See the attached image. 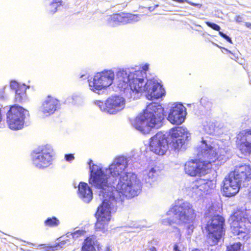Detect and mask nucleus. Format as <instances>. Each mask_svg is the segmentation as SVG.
Instances as JSON below:
<instances>
[{
    "mask_svg": "<svg viewBox=\"0 0 251 251\" xmlns=\"http://www.w3.org/2000/svg\"><path fill=\"white\" fill-rule=\"evenodd\" d=\"M118 180L116 190H113L112 186L111 189L104 190L103 195L105 197L99 196L102 203L96 213L97 221L95 227L97 230H104L107 228L111 213L116 210L117 203H121L126 197L131 198L140 192L141 182L134 174H125Z\"/></svg>",
    "mask_w": 251,
    "mask_h": 251,
    "instance_id": "obj_1",
    "label": "nucleus"
},
{
    "mask_svg": "<svg viewBox=\"0 0 251 251\" xmlns=\"http://www.w3.org/2000/svg\"><path fill=\"white\" fill-rule=\"evenodd\" d=\"M229 149L222 141L210 138L202 139L198 148L197 155L199 160L188 161L184 166V171L188 175L195 176L209 173L211 163L216 161L217 165L225 162Z\"/></svg>",
    "mask_w": 251,
    "mask_h": 251,
    "instance_id": "obj_2",
    "label": "nucleus"
},
{
    "mask_svg": "<svg viewBox=\"0 0 251 251\" xmlns=\"http://www.w3.org/2000/svg\"><path fill=\"white\" fill-rule=\"evenodd\" d=\"M128 159L124 156H119L115 158L108 168H102L97 165H92V160L89 163L90 170V177L89 182L92 186L98 190L99 196L105 197L104 190L112 189L109 182L110 177L116 180L120 176L128 175L130 173L126 172L128 166Z\"/></svg>",
    "mask_w": 251,
    "mask_h": 251,
    "instance_id": "obj_3",
    "label": "nucleus"
},
{
    "mask_svg": "<svg viewBox=\"0 0 251 251\" xmlns=\"http://www.w3.org/2000/svg\"><path fill=\"white\" fill-rule=\"evenodd\" d=\"M163 108L157 103L148 104L142 113L131 121L132 125L137 130L146 133L152 127L158 128L164 119Z\"/></svg>",
    "mask_w": 251,
    "mask_h": 251,
    "instance_id": "obj_4",
    "label": "nucleus"
},
{
    "mask_svg": "<svg viewBox=\"0 0 251 251\" xmlns=\"http://www.w3.org/2000/svg\"><path fill=\"white\" fill-rule=\"evenodd\" d=\"M167 215L170 217L163 219V224L169 226L188 224V233L192 232L194 226L192 224L196 217V213L189 202L185 201L179 205L173 206L167 212Z\"/></svg>",
    "mask_w": 251,
    "mask_h": 251,
    "instance_id": "obj_5",
    "label": "nucleus"
},
{
    "mask_svg": "<svg viewBox=\"0 0 251 251\" xmlns=\"http://www.w3.org/2000/svg\"><path fill=\"white\" fill-rule=\"evenodd\" d=\"M146 73L133 69H119L116 72V82L118 87L126 89L130 86V89L136 93H141L142 86L147 81Z\"/></svg>",
    "mask_w": 251,
    "mask_h": 251,
    "instance_id": "obj_6",
    "label": "nucleus"
},
{
    "mask_svg": "<svg viewBox=\"0 0 251 251\" xmlns=\"http://www.w3.org/2000/svg\"><path fill=\"white\" fill-rule=\"evenodd\" d=\"M205 215L208 242L211 246H214L218 243L225 234V219L218 215L212 216L206 214Z\"/></svg>",
    "mask_w": 251,
    "mask_h": 251,
    "instance_id": "obj_7",
    "label": "nucleus"
},
{
    "mask_svg": "<svg viewBox=\"0 0 251 251\" xmlns=\"http://www.w3.org/2000/svg\"><path fill=\"white\" fill-rule=\"evenodd\" d=\"M229 222L231 231L234 235H237L239 239H248L250 237L251 223L249 221L245 211H236L230 216Z\"/></svg>",
    "mask_w": 251,
    "mask_h": 251,
    "instance_id": "obj_8",
    "label": "nucleus"
},
{
    "mask_svg": "<svg viewBox=\"0 0 251 251\" xmlns=\"http://www.w3.org/2000/svg\"><path fill=\"white\" fill-rule=\"evenodd\" d=\"M115 79L114 72L111 70H104L97 73L92 80H88L90 89L96 92L110 86Z\"/></svg>",
    "mask_w": 251,
    "mask_h": 251,
    "instance_id": "obj_9",
    "label": "nucleus"
},
{
    "mask_svg": "<svg viewBox=\"0 0 251 251\" xmlns=\"http://www.w3.org/2000/svg\"><path fill=\"white\" fill-rule=\"evenodd\" d=\"M28 112L23 107L12 106L7 113V123L9 127L12 130H19L24 126L25 119Z\"/></svg>",
    "mask_w": 251,
    "mask_h": 251,
    "instance_id": "obj_10",
    "label": "nucleus"
},
{
    "mask_svg": "<svg viewBox=\"0 0 251 251\" xmlns=\"http://www.w3.org/2000/svg\"><path fill=\"white\" fill-rule=\"evenodd\" d=\"M53 150L50 145H46L38 149L32 154L34 165L39 169L50 166L52 161Z\"/></svg>",
    "mask_w": 251,
    "mask_h": 251,
    "instance_id": "obj_11",
    "label": "nucleus"
},
{
    "mask_svg": "<svg viewBox=\"0 0 251 251\" xmlns=\"http://www.w3.org/2000/svg\"><path fill=\"white\" fill-rule=\"evenodd\" d=\"M94 103L101 111L109 114H115L123 110L125 106V99L119 96L109 97L104 104L100 100H96Z\"/></svg>",
    "mask_w": 251,
    "mask_h": 251,
    "instance_id": "obj_12",
    "label": "nucleus"
},
{
    "mask_svg": "<svg viewBox=\"0 0 251 251\" xmlns=\"http://www.w3.org/2000/svg\"><path fill=\"white\" fill-rule=\"evenodd\" d=\"M142 88L141 93L145 92L148 100H153L159 99L165 94V90L162 88V85L154 78L148 80Z\"/></svg>",
    "mask_w": 251,
    "mask_h": 251,
    "instance_id": "obj_13",
    "label": "nucleus"
},
{
    "mask_svg": "<svg viewBox=\"0 0 251 251\" xmlns=\"http://www.w3.org/2000/svg\"><path fill=\"white\" fill-rule=\"evenodd\" d=\"M171 144L175 150H180L188 139L190 133L186 128L177 127L172 128L169 132Z\"/></svg>",
    "mask_w": 251,
    "mask_h": 251,
    "instance_id": "obj_14",
    "label": "nucleus"
},
{
    "mask_svg": "<svg viewBox=\"0 0 251 251\" xmlns=\"http://www.w3.org/2000/svg\"><path fill=\"white\" fill-rule=\"evenodd\" d=\"M215 187V183L214 181L200 178L194 182L190 189L196 197H200L210 193Z\"/></svg>",
    "mask_w": 251,
    "mask_h": 251,
    "instance_id": "obj_15",
    "label": "nucleus"
},
{
    "mask_svg": "<svg viewBox=\"0 0 251 251\" xmlns=\"http://www.w3.org/2000/svg\"><path fill=\"white\" fill-rule=\"evenodd\" d=\"M150 149L156 154H164L168 149V143L165 135L159 132L152 137L150 142Z\"/></svg>",
    "mask_w": 251,
    "mask_h": 251,
    "instance_id": "obj_16",
    "label": "nucleus"
},
{
    "mask_svg": "<svg viewBox=\"0 0 251 251\" xmlns=\"http://www.w3.org/2000/svg\"><path fill=\"white\" fill-rule=\"evenodd\" d=\"M186 115V108L181 104L174 103L171 107L167 119L172 124L178 125L184 122Z\"/></svg>",
    "mask_w": 251,
    "mask_h": 251,
    "instance_id": "obj_17",
    "label": "nucleus"
},
{
    "mask_svg": "<svg viewBox=\"0 0 251 251\" xmlns=\"http://www.w3.org/2000/svg\"><path fill=\"white\" fill-rule=\"evenodd\" d=\"M140 18L138 15L131 14H115L107 18V25L114 27L121 24H126L138 21Z\"/></svg>",
    "mask_w": 251,
    "mask_h": 251,
    "instance_id": "obj_18",
    "label": "nucleus"
},
{
    "mask_svg": "<svg viewBox=\"0 0 251 251\" xmlns=\"http://www.w3.org/2000/svg\"><path fill=\"white\" fill-rule=\"evenodd\" d=\"M237 145L241 152L247 155L251 152V129L241 131L237 136Z\"/></svg>",
    "mask_w": 251,
    "mask_h": 251,
    "instance_id": "obj_19",
    "label": "nucleus"
},
{
    "mask_svg": "<svg viewBox=\"0 0 251 251\" xmlns=\"http://www.w3.org/2000/svg\"><path fill=\"white\" fill-rule=\"evenodd\" d=\"M241 185V184L234 177V176L229 174L223 182V195L226 197L234 196L238 192Z\"/></svg>",
    "mask_w": 251,
    "mask_h": 251,
    "instance_id": "obj_20",
    "label": "nucleus"
},
{
    "mask_svg": "<svg viewBox=\"0 0 251 251\" xmlns=\"http://www.w3.org/2000/svg\"><path fill=\"white\" fill-rule=\"evenodd\" d=\"M232 175L242 184L251 178V168L246 164L236 167L234 171L231 172Z\"/></svg>",
    "mask_w": 251,
    "mask_h": 251,
    "instance_id": "obj_21",
    "label": "nucleus"
},
{
    "mask_svg": "<svg viewBox=\"0 0 251 251\" xmlns=\"http://www.w3.org/2000/svg\"><path fill=\"white\" fill-rule=\"evenodd\" d=\"M58 104V101L56 99L49 97L40 107L39 110L42 116L45 117L53 114L56 110Z\"/></svg>",
    "mask_w": 251,
    "mask_h": 251,
    "instance_id": "obj_22",
    "label": "nucleus"
},
{
    "mask_svg": "<svg viewBox=\"0 0 251 251\" xmlns=\"http://www.w3.org/2000/svg\"><path fill=\"white\" fill-rule=\"evenodd\" d=\"M160 173L158 167L154 166L144 171L143 179L149 186H152Z\"/></svg>",
    "mask_w": 251,
    "mask_h": 251,
    "instance_id": "obj_23",
    "label": "nucleus"
},
{
    "mask_svg": "<svg viewBox=\"0 0 251 251\" xmlns=\"http://www.w3.org/2000/svg\"><path fill=\"white\" fill-rule=\"evenodd\" d=\"M78 196L85 202L89 203L92 199L93 193L88 184L80 182L78 185Z\"/></svg>",
    "mask_w": 251,
    "mask_h": 251,
    "instance_id": "obj_24",
    "label": "nucleus"
},
{
    "mask_svg": "<svg viewBox=\"0 0 251 251\" xmlns=\"http://www.w3.org/2000/svg\"><path fill=\"white\" fill-rule=\"evenodd\" d=\"M97 245V241L93 237H87L84 241L82 251H96L94 246Z\"/></svg>",
    "mask_w": 251,
    "mask_h": 251,
    "instance_id": "obj_25",
    "label": "nucleus"
},
{
    "mask_svg": "<svg viewBox=\"0 0 251 251\" xmlns=\"http://www.w3.org/2000/svg\"><path fill=\"white\" fill-rule=\"evenodd\" d=\"M61 0H46L48 10L51 13H55L57 7L61 5Z\"/></svg>",
    "mask_w": 251,
    "mask_h": 251,
    "instance_id": "obj_26",
    "label": "nucleus"
},
{
    "mask_svg": "<svg viewBox=\"0 0 251 251\" xmlns=\"http://www.w3.org/2000/svg\"><path fill=\"white\" fill-rule=\"evenodd\" d=\"M26 87L25 84H23L19 87V88L16 89V99L18 101H21L25 97V91Z\"/></svg>",
    "mask_w": 251,
    "mask_h": 251,
    "instance_id": "obj_27",
    "label": "nucleus"
},
{
    "mask_svg": "<svg viewBox=\"0 0 251 251\" xmlns=\"http://www.w3.org/2000/svg\"><path fill=\"white\" fill-rule=\"evenodd\" d=\"M206 24L214 30H215L216 31H219V34L223 38H224L225 39H226L228 42H229L230 43H232V41L230 38H229L228 36L224 34V33L220 31V30L221 29V27L217 25L212 23L209 22H206Z\"/></svg>",
    "mask_w": 251,
    "mask_h": 251,
    "instance_id": "obj_28",
    "label": "nucleus"
},
{
    "mask_svg": "<svg viewBox=\"0 0 251 251\" xmlns=\"http://www.w3.org/2000/svg\"><path fill=\"white\" fill-rule=\"evenodd\" d=\"M203 129L208 134H212L215 130V125L211 122L203 123Z\"/></svg>",
    "mask_w": 251,
    "mask_h": 251,
    "instance_id": "obj_29",
    "label": "nucleus"
},
{
    "mask_svg": "<svg viewBox=\"0 0 251 251\" xmlns=\"http://www.w3.org/2000/svg\"><path fill=\"white\" fill-rule=\"evenodd\" d=\"M45 224L46 226H57L59 224V221L55 217L48 218L45 221Z\"/></svg>",
    "mask_w": 251,
    "mask_h": 251,
    "instance_id": "obj_30",
    "label": "nucleus"
},
{
    "mask_svg": "<svg viewBox=\"0 0 251 251\" xmlns=\"http://www.w3.org/2000/svg\"><path fill=\"white\" fill-rule=\"evenodd\" d=\"M241 246L239 242L234 243L227 247V251H240Z\"/></svg>",
    "mask_w": 251,
    "mask_h": 251,
    "instance_id": "obj_31",
    "label": "nucleus"
},
{
    "mask_svg": "<svg viewBox=\"0 0 251 251\" xmlns=\"http://www.w3.org/2000/svg\"><path fill=\"white\" fill-rule=\"evenodd\" d=\"M84 233V231L82 230H77L76 231H75L74 233H68L67 234V237H69L70 236H71L73 240L74 238H78L81 235H83Z\"/></svg>",
    "mask_w": 251,
    "mask_h": 251,
    "instance_id": "obj_32",
    "label": "nucleus"
},
{
    "mask_svg": "<svg viewBox=\"0 0 251 251\" xmlns=\"http://www.w3.org/2000/svg\"><path fill=\"white\" fill-rule=\"evenodd\" d=\"M71 241H73L72 237L71 236H70L69 237H67V235H66V236H64V237H62L60 238V239H59L60 246H62V245H65L67 243L70 244V242Z\"/></svg>",
    "mask_w": 251,
    "mask_h": 251,
    "instance_id": "obj_33",
    "label": "nucleus"
},
{
    "mask_svg": "<svg viewBox=\"0 0 251 251\" xmlns=\"http://www.w3.org/2000/svg\"><path fill=\"white\" fill-rule=\"evenodd\" d=\"M182 249L183 248L179 243H175L173 246L174 251H182Z\"/></svg>",
    "mask_w": 251,
    "mask_h": 251,
    "instance_id": "obj_34",
    "label": "nucleus"
},
{
    "mask_svg": "<svg viewBox=\"0 0 251 251\" xmlns=\"http://www.w3.org/2000/svg\"><path fill=\"white\" fill-rule=\"evenodd\" d=\"M21 85H19L17 82L15 81H12L10 83V86L11 89H15V91L16 89L19 88V87Z\"/></svg>",
    "mask_w": 251,
    "mask_h": 251,
    "instance_id": "obj_35",
    "label": "nucleus"
},
{
    "mask_svg": "<svg viewBox=\"0 0 251 251\" xmlns=\"http://www.w3.org/2000/svg\"><path fill=\"white\" fill-rule=\"evenodd\" d=\"M65 158L66 161L70 162L74 159V156L72 154H66Z\"/></svg>",
    "mask_w": 251,
    "mask_h": 251,
    "instance_id": "obj_36",
    "label": "nucleus"
},
{
    "mask_svg": "<svg viewBox=\"0 0 251 251\" xmlns=\"http://www.w3.org/2000/svg\"><path fill=\"white\" fill-rule=\"evenodd\" d=\"M175 232L176 233V238H178L180 240L181 236L180 230L177 228H175Z\"/></svg>",
    "mask_w": 251,
    "mask_h": 251,
    "instance_id": "obj_37",
    "label": "nucleus"
},
{
    "mask_svg": "<svg viewBox=\"0 0 251 251\" xmlns=\"http://www.w3.org/2000/svg\"><path fill=\"white\" fill-rule=\"evenodd\" d=\"M242 18L240 16H237L235 18V20L237 22H241L242 21Z\"/></svg>",
    "mask_w": 251,
    "mask_h": 251,
    "instance_id": "obj_38",
    "label": "nucleus"
},
{
    "mask_svg": "<svg viewBox=\"0 0 251 251\" xmlns=\"http://www.w3.org/2000/svg\"><path fill=\"white\" fill-rule=\"evenodd\" d=\"M148 69V65H145L143 67V70H141V71H144L145 73L147 70Z\"/></svg>",
    "mask_w": 251,
    "mask_h": 251,
    "instance_id": "obj_39",
    "label": "nucleus"
},
{
    "mask_svg": "<svg viewBox=\"0 0 251 251\" xmlns=\"http://www.w3.org/2000/svg\"><path fill=\"white\" fill-rule=\"evenodd\" d=\"M245 25H246V26L247 27L251 29V23H246Z\"/></svg>",
    "mask_w": 251,
    "mask_h": 251,
    "instance_id": "obj_40",
    "label": "nucleus"
},
{
    "mask_svg": "<svg viewBox=\"0 0 251 251\" xmlns=\"http://www.w3.org/2000/svg\"><path fill=\"white\" fill-rule=\"evenodd\" d=\"M144 226H141V225H137V226H136L135 227L136 228H142L143 227H144Z\"/></svg>",
    "mask_w": 251,
    "mask_h": 251,
    "instance_id": "obj_41",
    "label": "nucleus"
},
{
    "mask_svg": "<svg viewBox=\"0 0 251 251\" xmlns=\"http://www.w3.org/2000/svg\"><path fill=\"white\" fill-rule=\"evenodd\" d=\"M249 196L250 197V199L251 200V191L249 193Z\"/></svg>",
    "mask_w": 251,
    "mask_h": 251,
    "instance_id": "obj_42",
    "label": "nucleus"
},
{
    "mask_svg": "<svg viewBox=\"0 0 251 251\" xmlns=\"http://www.w3.org/2000/svg\"><path fill=\"white\" fill-rule=\"evenodd\" d=\"M192 251H200L198 249H195V250H192Z\"/></svg>",
    "mask_w": 251,
    "mask_h": 251,
    "instance_id": "obj_43",
    "label": "nucleus"
},
{
    "mask_svg": "<svg viewBox=\"0 0 251 251\" xmlns=\"http://www.w3.org/2000/svg\"><path fill=\"white\" fill-rule=\"evenodd\" d=\"M83 77H85V78H86V77L85 76V75H82L81 76V78H83Z\"/></svg>",
    "mask_w": 251,
    "mask_h": 251,
    "instance_id": "obj_44",
    "label": "nucleus"
}]
</instances>
